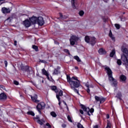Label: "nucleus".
I'll use <instances>...</instances> for the list:
<instances>
[{
	"label": "nucleus",
	"mask_w": 128,
	"mask_h": 128,
	"mask_svg": "<svg viewBox=\"0 0 128 128\" xmlns=\"http://www.w3.org/2000/svg\"><path fill=\"white\" fill-rule=\"evenodd\" d=\"M32 48H34V50H35L36 52H38V46H36L33 45Z\"/></svg>",
	"instance_id": "31"
},
{
	"label": "nucleus",
	"mask_w": 128,
	"mask_h": 128,
	"mask_svg": "<svg viewBox=\"0 0 128 128\" xmlns=\"http://www.w3.org/2000/svg\"><path fill=\"white\" fill-rule=\"evenodd\" d=\"M42 82H44V80L42 81Z\"/></svg>",
	"instance_id": "59"
},
{
	"label": "nucleus",
	"mask_w": 128,
	"mask_h": 128,
	"mask_svg": "<svg viewBox=\"0 0 128 128\" xmlns=\"http://www.w3.org/2000/svg\"><path fill=\"white\" fill-rule=\"evenodd\" d=\"M28 114H30V116H34V112L32 111H29L27 112Z\"/></svg>",
	"instance_id": "26"
},
{
	"label": "nucleus",
	"mask_w": 128,
	"mask_h": 128,
	"mask_svg": "<svg viewBox=\"0 0 128 128\" xmlns=\"http://www.w3.org/2000/svg\"><path fill=\"white\" fill-rule=\"evenodd\" d=\"M42 74H44V76H47L48 79L50 80V77H48V72L46 71L45 68H43L42 70Z\"/></svg>",
	"instance_id": "14"
},
{
	"label": "nucleus",
	"mask_w": 128,
	"mask_h": 128,
	"mask_svg": "<svg viewBox=\"0 0 128 128\" xmlns=\"http://www.w3.org/2000/svg\"><path fill=\"white\" fill-rule=\"evenodd\" d=\"M23 24L26 28H30V22L28 20H26L23 22Z\"/></svg>",
	"instance_id": "9"
},
{
	"label": "nucleus",
	"mask_w": 128,
	"mask_h": 128,
	"mask_svg": "<svg viewBox=\"0 0 128 128\" xmlns=\"http://www.w3.org/2000/svg\"><path fill=\"white\" fill-rule=\"evenodd\" d=\"M2 12H3V14H10V9L5 7L2 8Z\"/></svg>",
	"instance_id": "10"
},
{
	"label": "nucleus",
	"mask_w": 128,
	"mask_h": 128,
	"mask_svg": "<svg viewBox=\"0 0 128 128\" xmlns=\"http://www.w3.org/2000/svg\"><path fill=\"white\" fill-rule=\"evenodd\" d=\"M79 14L80 16H82L84 14V12L82 10H81L79 12Z\"/></svg>",
	"instance_id": "33"
},
{
	"label": "nucleus",
	"mask_w": 128,
	"mask_h": 128,
	"mask_svg": "<svg viewBox=\"0 0 128 128\" xmlns=\"http://www.w3.org/2000/svg\"><path fill=\"white\" fill-rule=\"evenodd\" d=\"M67 82L70 86L71 88H80V82L78 79L77 77L72 76L70 78V76L68 75H66Z\"/></svg>",
	"instance_id": "1"
},
{
	"label": "nucleus",
	"mask_w": 128,
	"mask_h": 128,
	"mask_svg": "<svg viewBox=\"0 0 128 128\" xmlns=\"http://www.w3.org/2000/svg\"><path fill=\"white\" fill-rule=\"evenodd\" d=\"M60 18H62V13H60Z\"/></svg>",
	"instance_id": "47"
},
{
	"label": "nucleus",
	"mask_w": 128,
	"mask_h": 128,
	"mask_svg": "<svg viewBox=\"0 0 128 128\" xmlns=\"http://www.w3.org/2000/svg\"><path fill=\"white\" fill-rule=\"evenodd\" d=\"M76 68H77V67H76Z\"/></svg>",
	"instance_id": "58"
},
{
	"label": "nucleus",
	"mask_w": 128,
	"mask_h": 128,
	"mask_svg": "<svg viewBox=\"0 0 128 128\" xmlns=\"http://www.w3.org/2000/svg\"><path fill=\"white\" fill-rule=\"evenodd\" d=\"M50 114L53 118H56V114L54 112H51Z\"/></svg>",
	"instance_id": "27"
},
{
	"label": "nucleus",
	"mask_w": 128,
	"mask_h": 128,
	"mask_svg": "<svg viewBox=\"0 0 128 128\" xmlns=\"http://www.w3.org/2000/svg\"><path fill=\"white\" fill-rule=\"evenodd\" d=\"M98 52L100 54H106V50H104L103 48H100L98 50Z\"/></svg>",
	"instance_id": "18"
},
{
	"label": "nucleus",
	"mask_w": 128,
	"mask_h": 128,
	"mask_svg": "<svg viewBox=\"0 0 128 128\" xmlns=\"http://www.w3.org/2000/svg\"><path fill=\"white\" fill-rule=\"evenodd\" d=\"M36 121L39 124H40V126H42L44 124V119H42L41 120H40V118L36 117Z\"/></svg>",
	"instance_id": "12"
},
{
	"label": "nucleus",
	"mask_w": 128,
	"mask_h": 128,
	"mask_svg": "<svg viewBox=\"0 0 128 128\" xmlns=\"http://www.w3.org/2000/svg\"><path fill=\"white\" fill-rule=\"evenodd\" d=\"M114 26L117 30H120V26L119 24H115Z\"/></svg>",
	"instance_id": "34"
},
{
	"label": "nucleus",
	"mask_w": 128,
	"mask_h": 128,
	"mask_svg": "<svg viewBox=\"0 0 128 128\" xmlns=\"http://www.w3.org/2000/svg\"><path fill=\"white\" fill-rule=\"evenodd\" d=\"M46 108V104L44 102H41L38 104L36 106L37 110H38L39 114H41L40 110H44Z\"/></svg>",
	"instance_id": "6"
},
{
	"label": "nucleus",
	"mask_w": 128,
	"mask_h": 128,
	"mask_svg": "<svg viewBox=\"0 0 128 128\" xmlns=\"http://www.w3.org/2000/svg\"><path fill=\"white\" fill-rule=\"evenodd\" d=\"M94 128H98V125L94 126Z\"/></svg>",
	"instance_id": "49"
},
{
	"label": "nucleus",
	"mask_w": 128,
	"mask_h": 128,
	"mask_svg": "<svg viewBox=\"0 0 128 128\" xmlns=\"http://www.w3.org/2000/svg\"><path fill=\"white\" fill-rule=\"evenodd\" d=\"M109 36L112 38V40L114 41V37L112 36V30H110L109 33Z\"/></svg>",
	"instance_id": "23"
},
{
	"label": "nucleus",
	"mask_w": 128,
	"mask_h": 128,
	"mask_svg": "<svg viewBox=\"0 0 128 128\" xmlns=\"http://www.w3.org/2000/svg\"><path fill=\"white\" fill-rule=\"evenodd\" d=\"M104 100H106V99H104L102 98H100V104L104 102Z\"/></svg>",
	"instance_id": "38"
},
{
	"label": "nucleus",
	"mask_w": 128,
	"mask_h": 128,
	"mask_svg": "<svg viewBox=\"0 0 128 128\" xmlns=\"http://www.w3.org/2000/svg\"><path fill=\"white\" fill-rule=\"evenodd\" d=\"M52 90H54L56 92V86H52L51 88Z\"/></svg>",
	"instance_id": "36"
},
{
	"label": "nucleus",
	"mask_w": 128,
	"mask_h": 128,
	"mask_svg": "<svg viewBox=\"0 0 128 128\" xmlns=\"http://www.w3.org/2000/svg\"><path fill=\"white\" fill-rule=\"evenodd\" d=\"M14 46H16V41H14Z\"/></svg>",
	"instance_id": "51"
},
{
	"label": "nucleus",
	"mask_w": 128,
	"mask_h": 128,
	"mask_svg": "<svg viewBox=\"0 0 128 128\" xmlns=\"http://www.w3.org/2000/svg\"><path fill=\"white\" fill-rule=\"evenodd\" d=\"M37 24H38L39 26H44V18H42V17H38L37 20Z\"/></svg>",
	"instance_id": "8"
},
{
	"label": "nucleus",
	"mask_w": 128,
	"mask_h": 128,
	"mask_svg": "<svg viewBox=\"0 0 128 128\" xmlns=\"http://www.w3.org/2000/svg\"><path fill=\"white\" fill-rule=\"evenodd\" d=\"M56 96H58V97L60 98V96H63V92L62 90H60L58 94H56Z\"/></svg>",
	"instance_id": "28"
},
{
	"label": "nucleus",
	"mask_w": 128,
	"mask_h": 128,
	"mask_svg": "<svg viewBox=\"0 0 128 128\" xmlns=\"http://www.w3.org/2000/svg\"><path fill=\"white\" fill-rule=\"evenodd\" d=\"M74 60H77V62H82V60L80 58V57H78V56H74Z\"/></svg>",
	"instance_id": "22"
},
{
	"label": "nucleus",
	"mask_w": 128,
	"mask_h": 128,
	"mask_svg": "<svg viewBox=\"0 0 128 128\" xmlns=\"http://www.w3.org/2000/svg\"><path fill=\"white\" fill-rule=\"evenodd\" d=\"M46 126H48V128H52V126L48 123H46Z\"/></svg>",
	"instance_id": "42"
},
{
	"label": "nucleus",
	"mask_w": 128,
	"mask_h": 128,
	"mask_svg": "<svg viewBox=\"0 0 128 128\" xmlns=\"http://www.w3.org/2000/svg\"><path fill=\"white\" fill-rule=\"evenodd\" d=\"M105 70H106L109 80L112 82L113 86H116V85L118 84V82L114 78V77H112V70L108 67H106Z\"/></svg>",
	"instance_id": "2"
},
{
	"label": "nucleus",
	"mask_w": 128,
	"mask_h": 128,
	"mask_svg": "<svg viewBox=\"0 0 128 128\" xmlns=\"http://www.w3.org/2000/svg\"><path fill=\"white\" fill-rule=\"evenodd\" d=\"M14 84H16V86H18V81L14 80Z\"/></svg>",
	"instance_id": "43"
},
{
	"label": "nucleus",
	"mask_w": 128,
	"mask_h": 128,
	"mask_svg": "<svg viewBox=\"0 0 128 128\" xmlns=\"http://www.w3.org/2000/svg\"><path fill=\"white\" fill-rule=\"evenodd\" d=\"M41 62H44V60H40Z\"/></svg>",
	"instance_id": "54"
},
{
	"label": "nucleus",
	"mask_w": 128,
	"mask_h": 128,
	"mask_svg": "<svg viewBox=\"0 0 128 128\" xmlns=\"http://www.w3.org/2000/svg\"><path fill=\"white\" fill-rule=\"evenodd\" d=\"M112 128V122L110 120H107V126L106 128Z\"/></svg>",
	"instance_id": "19"
},
{
	"label": "nucleus",
	"mask_w": 128,
	"mask_h": 128,
	"mask_svg": "<svg viewBox=\"0 0 128 128\" xmlns=\"http://www.w3.org/2000/svg\"><path fill=\"white\" fill-rule=\"evenodd\" d=\"M116 54V50H113L110 54V58H114V56Z\"/></svg>",
	"instance_id": "21"
},
{
	"label": "nucleus",
	"mask_w": 128,
	"mask_h": 128,
	"mask_svg": "<svg viewBox=\"0 0 128 128\" xmlns=\"http://www.w3.org/2000/svg\"><path fill=\"white\" fill-rule=\"evenodd\" d=\"M76 0H72V4L73 8L75 9L76 8V5L74 4H76Z\"/></svg>",
	"instance_id": "20"
},
{
	"label": "nucleus",
	"mask_w": 128,
	"mask_h": 128,
	"mask_svg": "<svg viewBox=\"0 0 128 128\" xmlns=\"http://www.w3.org/2000/svg\"><path fill=\"white\" fill-rule=\"evenodd\" d=\"M85 42H87V44H90L91 46H94L96 42V38L90 37L88 36H85Z\"/></svg>",
	"instance_id": "3"
},
{
	"label": "nucleus",
	"mask_w": 128,
	"mask_h": 128,
	"mask_svg": "<svg viewBox=\"0 0 128 128\" xmlns=\"http://www.w3.org/2000/svg\"><path fill=\"white\" fill-rule=\"evenodd\" d=\"M81 106L82 108V110L87 113L88 116H90L91 114H92V112H94V110L92 108L90 110V108H86L84 105H82Z\"/></svg>",
	"instance_id": "5"
},
{
	"label": "nucleus",
	"mask_w": 128,
	"mask_h": 128,
	"mask_svg": "<svg viewBox=\"0 0 128 128\" xmlns=\"http://www.w3.org/2000/svg\"><path fill=\"white\" fill-rule=\"evenodd\" d=\"M67 118H68V120L69 122H72V118L70 117V116H67Z\"/></svg>",
	"instance_id": "32"
},
{
	"label": "nucleus",
	"mask_w": 128,
	"mask_h": 128,
	"mask_svg": "<svg viewBox=\"0 0 128 128\" xmlns=\"http://www.w3.org/2000/svg\"><path fill=\"white\" fill-rule=\"evenodd\" d=\"M31 98L34 102H40V100H38V96L34 95V96H31Z\"/></svg>",
	"instance_id": "15"
},
{
	"label": "nucleus",
	"mask_w": 128,
	"mask_h": 128,
	"mask_svg": "<svg viewBox=\"0 0 128 128\" xmlns=\"http://www.w3.org/2000/svg\"><path fill=\"white\" fill-rule=\"evenodd\" d=\"M10 20V18H8L7 20H6L8 21V20Z\"/></svg>",
	"instance_id": "55"
},
{
	"label": "nucleus",
	"mask_w": 128,
	"mask_h": 128,
	"mask_svg": "<svg viewBox=\"0 0 128 128\" xmlns=\"http://www.w3.org/2000/svg\"><path fill=\"white\" fill-rule=\"evenodd\" d=\"M108 0H104V2H108Z\"/></svg>",
	"instance_id": "53"
},
{
	"label": "nucleus",
	"mask_w": 128,
	"mask_h": 128,
	"mask_svg": "<svg viewBox=\"0 0 128 128\" xmlns=\"http://www.w3.org/2000/svg\"><path fill=\"white\" fill-rule=\"evenodd\" d=\"M6 95L4 93H2L0 94V100H6Z\"/></svg>",
	"instance_id": "17"
},
{
	"label": "nucleus",
	"mask_w": 128,
	"mask_h": 128,
	"mask_svg": "<svg viewBox=\"0 0 128 128\" xmlns=\"http://www.w3.org/2000/svg\"><path fill=\"white\" fill-rule=\"evenodd\" d=\"M34 86H36V83H32Z\"/></svg>",
	"instance_id": "56"
},
{
	"label": "nucleus",
	"mask_w": 128,
	"mask_h": 128,
	"mask_svg": "<svg viewBox=\"0 0 128 128\" xmlns=\"http://www.w3.org/2000/svg\"><path fill=\"white\" fill-rule=\"evenodd\" d=\"M106 118H110V115L108 114H106Z\"/></svg>",
	"instance_id": "50"
},
{
	"label": "nucleus",
	"mask_w": 128,
	"mask_h": 128,
	"mask_svg": "<svg viewBox=\"0 0 128 128\" xmlns=\"http://www.w3.org/2000/svg\"><path fill=\"white\" fill-rule=\"evenodd\" d=\"M76 88H72V90H74V92H76L78 94H80V93L78 92V90Z\"/></svg>",
	"instance_id": "30"
},
{
	"label": "nucleus",
	"mask_w": 128,
	"mask_h": 128,
	"mask_svg": "<svg viewBox=\"0 0 128 128\" xmlns=\"http://www.w3.org/2000/svg\"><path fill=\"white\" fill-rule=\"evenodd\" d=\"M122 50L123 52H124V54H128V49L126 48H122Z\"/></svg>",
	"instance_id": "25"
},
{
	"label": "nucleus",
	"mask_w": 128,
	"mask_h": 128,
	"mask_svg": "<svg viewBox=\"0 0 128 128\" xmlns=\"http://www.w3.org/2000/svg\"><path fill=\"white\" fill-rule=\"evenodd\" d=\"M38 19V18L36 16H32V18H30V20L31 22H32V24H37Z\"/></svg>",
	"instance_id": "11"
},
{
	"label": "nucleus",
	"mask_w": 128,
	"mask_h": 128,
	"mask_svg": "<svg viewBox=\"0 0 128 128\" xmlns=\"http://www.w3.org/2000/svg\"><path fill=\"white\" fill-rule=\"evenodd\" d=\"M4 0H0V2H2Z\"/></svg>",
	"instance_id": "57"
},
{
	"label": "nucleus",
	"mask_w": 128,
	"mask_h": 128,
	"mask_svg": "<svg viewBox=\"0 0 128 128\" xmlns=\"http://www.w3.org/2000/svg\"><path fill=\"white\" fill-rule=\"evenodd\" d=\"M80 112L81 114H84V111L82 110H80Z\"/></svg>",
	"instance_id": "45"
},
{
	"label": "nucleus",
	"mask_w": 128,
	"mask_h": 128,
	"mask_svg": "<svg viewBox=\"0 0 128 128\" xmlns=\"http://www.w3.org/2000/svg\"><path fill=\"white\" fill-rule=\"evenodd\" d=\"M85 86H86V88H87L86 89V90L87 92H88V94H90V88H94V86H92V85H90V86L88 84H85Z\"/></svg>",
	"instance_id": "16"
},
{
	"label": "nucleus",
	"mask_w": 128,
	"mask_h": 128,
	"mask_svg": "<svg viewBox=\"0 0 128 128\" xmlns=\"http://www.w3.org/2000/svg\"><path fill=\"white\" fill-rule=\"evenodd\" d=\"M80 40V38L76 36H72L70 39V44L71 46H74L76 44H78V42Z\"/></svg>",
	"instance_id": "4"
},
{
	"label": "nucleus",
	"mask_w": 128,
	"mask_h": 128,
	"mask_svg": "<svg viewBox=\"0 0 128 128\" xmlns=\"http://www.w3.org/2000/svg\"><path fill=\"white\" fill-rule=\"evenodd\" d=\"M0 88H2L3 90H4L5 88L4 86H2V85L0 86Z\"/></svg>",
	"instance_id": "48"
},
{
	"label": "nucleus",
	"mask_w": 128,
	"mask_h": 128,
	"mask_svg": "<svg viewBox=\"0 0 128 128\" xmlns=\"http://www.w3.org/2000/svg\"><path fill=\"white\" fill-rule=\"evenodd\" d=\"M66 124H62V128H66Z\"/></svg>",
	"instance_id": "46"
},
{
	"label": "nucleus",
	"mask_w": 128,
	"mask_h": 128,
	"mask_svg": "<svg viewBox=\"0 0 128 128\" xmlns=\"http://www.w3.org/2000/svg\"><path fill=\"white\" fill-rule=\"evenodd\" d=\"M121 58L125 66H128V57L126 56L124 54L122 55Z\"/></svg>",
	"instance_id": "7"
},
{
	"label": "nucleus",
	"mask_w": 128,
	"mask_h": 128,
	"mask_svg": "<svg viewBox=\"0 0 128 128\" xmlns=\"http://www.w3.org/2000/svg\"><path fill=\"white\" fill-rule=\"evenodd\" d=\"M4 64H5V66H6V67H7V66H8V62L6 61V60H5V61L4 62Z\"/></svg>",
	"instance_id": "44"
},
{
	"label": "nucleus",
	"mask_w": 128,
	"mask_h": 128,
	"mask_svg": "<svg viewBox=\"0 0 128 128\" xmlns=\"http://www.w3.org/2000/svg\"><path fill=\"white\" fill-rule=\"evenodd\" d=\"M100 97H98L96 96H95V100H96V102H100Z\"/></svg>",
	"instance_id": "29"
},
{
	"label": "nucleus",
	"mask_w": 128,
	"mask_h": 128,
	"mask_svg": "<svg viewBox=\"0 0 128 128\" xmlns=\"http://www.w3.org/2000/svg\"><path fill=\"white\" fill-rule=\"evenodd\" d=\"M77 126L78 128H84V126L80 124H78Z\"/></svg>",
	"instance_id": "40"
},
{
	"label": "nucleus",
	"mask_w": 128,
	"mask_h": 128,
	"mask_svg": "<svg viewBox=\"0 0 128 128\" xmlns=\"http://www.w3.org/2000/svg\"><path fill=\"white\" fill-rule=\"evenodd\" d=\"M117 64L118 66H122V60H118Z\"/></svg>",
	"instance_id": "37"
},
{
	"label": "nucleus",
	"mask_w": 128,
	"mask_h": 128,
	"mask_svg": "<svg viewBox=\"0 0 128 128\" xmlns=\"http://www.w3.org/2000/svg\"><path fill=\"white\" fill-rule=\"evenodd\" d=\"M116 97L118 98H122V93L120 92L118 93L116 96Z\"/></svg>",
	"instance_id": "39"
},
{
	"label": "nucleus",
	"mask_w": 128,
	"mask_h": 128,
	"mask_svg": "<svg viewBox=\"0 0 128 128\" xmlns=\"http://www.w3.org/2000/svg\"><path fill=\"white\" fill-rule=\"evenodd\" d=\"M120 78L121 80H122L123 82H124V80H126V76H124V75H122L120 76Z\"/></svg>",
	"instance_id": "24"
},
{
	"label": "nucleus",
	"mask_w": 128,
	"mask_h": 128,
	"mask_svg": "<svg viewBox=\"0 0 128 128\" xmlns=\"http://www.w3.org/2000/svg\"><path fill=\"white\" fill-rule=\"evenodd\" d=\"M64 52H66L67 54H70V51H68V49L64 50Z\"/></svg>",
	"instance_id": "41"
},
{
	"label": "nucleus",
	"mask_w": 128,
	"mask_h": 128,
	"mask_svg": "<svg viewBox=\"0 0 128 128\" xmlns=\"http://www.w3.org/2000/svg\"><path fill=\"white\" fill-rule=\"evenodd\" d=\"M56 96L58 100V104L59 106H60V98L58 95H56Z\"/></svg>",
	"instance_id": "35"
},
{
	"label": "nucleus",
	"mask_w": 128,
	"mask_h": 128,
	"mask_svg": "<svg viewBox=\"0 0 128 128\" xmlns=\"http://www.w3.org/2000/svg\"><path fill=\"white\" fill-rule=\"evenodd\" d=\"M60 67H58L57 68H55L54 70V72L52 73L53 76L58 75V74L60 73Z\"/></svg>",
	"instance_id": "13"
},
{
	"label": "nucleus",
	"mask_w": 128,
	"mask_h": 128,
	"mask_svg": "<svg viewBox=\"0 0 128 128\" xmlns=\"http://www.w3.org/2000/svg\"><path fill=\"white\" fill-rule=\"evenodd\" d=\"M63 102H64V104H66V102L64 101H63Z\"/></svg>",
	"instance_id": "52"
}]
</instances>
